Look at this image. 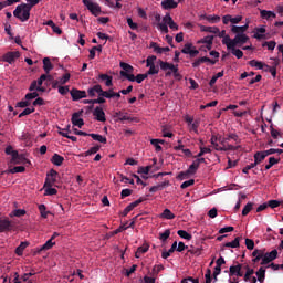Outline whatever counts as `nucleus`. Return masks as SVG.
Returning a JSON list of instances; mask_svg holds the SVG:
<instances>
[{"label":"nucleus","mask_w":283,"mask_h":283,"mask_svg":"<svg viewBox=\"0 0 283 283\" xmlns=\"http://www.w3.org/2000/svg\"><path fill=\"white\" fill-rule=\"evenodd\" d=\"M248 30H249V24H244L242 27H238V25L231 27V32L233 34H244Z\"/></svg>","instance_id":"obj_23"},{"label":"nucleus","mask_w":283,"mask_h":283,"mask_svg":"<svg viewBox=\"0 0 283 283\" xmlns=\"http://www.w3.org/2000/svg\"><path fill=\"white\" fill-rule=\"evenodd\" d=\"M200 168L199 164L197 161H192V164L189 166L188 170L186 172H180L179 178H185V176H189V174L193 175L198 171Z\"/></svg>","instance_id":"obj_17"},{"label":"nucleus","mask_w":283,"mask_h":283,"mask_svg":"<svg viewBox=\"0 0 283 283\" xmlns=\"http://www.w3.org/2000/svg\"><path fill=\"white\" fill-rule=\"evenodd\" d=\"M222 136L221 135H212L210 143L212 145V147H214L216 151H235V149H238V147L233 146V145H228V147H220V145H218V143L220 142V138Z\"/></svg>","instance_id":"obj_4"},{"label":"nucleus","mask_w":283,"mask_h":283,"mask_svg":"<svg viewBox=\"0 0 283 283\" xmlns=\"http://www.w3.org/2000/svg\"><path fill=\"white\" fill-rule=\"evenodd\" d=\"M41 0H27V3L18 4L15 10L13 11V17L19 19L22 23L30 20V12L34 6H39Z\"/></svg>","instance_id":"obj_1"},{"label":"nucleus","mask_w":283,"mask_h":283,"mask_svg":"<svg viewBox=\"0 0 283 283\" xmlns=\"http://www.w3.org/2000/svg\"><path fill=\"white\" fill-rule=\"evenodd\" d=\"M232 43H233V40H231V36H229V35H226V36L222 39V44H223V45H227V49H228V50H231V48H234V46H231Z\"/></svg>","instance_id":"obj_52"},{"label":"nucleus","mask_w":283,"mask_h":283,"mask_svg":"<svg viewBox=\"0 0 283 283\" xmlns=\"http://www.w3.org/2000/svg\"><path fill=\"white\" fill-rule=\"evenodd\" d=\"M56 176H59V172L54 169H51L50 172L46 175L44 187H54L56 182Z\"/></svg>","instance_id":"obj_10"},{"label":"nucleus","mask_w":283,"mask_h":283,"mask_svg":"<svg viewBox=\"0 0 283 283\" xmlns=\"http://www.w3.org/2000/svg\"><path fill=\"white\" fill-rule=\"evenodd\" d=\"M235 275L237 277H243L244 272H242V264L238 263L237 265H231L229 269V276L233 277Z\"/></svg>","instance_id":"obj_11"},{"label":"nucleus","mask_w":283,"mask_h":283,"mask_svg":"<svg viewBox=\"0 0 283 283\" xmlns=\"http://www.w3.org/2000/svg\"><path fill=\"white\" fill-rule=\"evenodd\" d=\"M159 67L163 72H166V76H171V74H174V78H178V81L182 78V75L178 72V66L174 65V63L159 60Z\"/></svg>","instance_id":"obj_3"},{"label":"nucleus","mask_w":283,"mask_h":283,"mask_svg":"<svg viewBox=\"0 0 283 283\" xmlns=\"http://www.w3.org/2000/svg\"><path fill=\"white\" fill-rule=\"evenodd\" d=\"M249 41V36L247 34H237L234 39H232L231 48H235L237 45H244Z\"/></svg>","instance_id":"obj_12"},{"label":"nucleus","mask_w":283,"mask_h":283,"mask_svg":"<svg viewBox=\"0 0 283 283\" xmlns=\"http://www.w3.org/2000/svg\"><path fill=\"white\" fill-rule=\"evenodd\" d=\"M98 151H101V146H93L85 153V156H94V154H98Z\"/></svg>","instance_id":"obj_50"},{"label":"nucleus","mask_w":283,"mask_h":283,"mask_svg":"<svg viewBox=\"0 0 283 283\" xmlns=\"http://www.w3.org/2000/svg\"><path fill=\"white\" fill-rule=\"evenodd\" d=\"M161 8L164 10H174L178 8V2H176L175 0H164L161 1Z\"/></svg>","instance_id":"obj_19"},{"label":"nucleus","mask_w":283,"mask_h":283,"mask_svg":"<svg viewBox=\"0 0 283 283\" xmlns=\"http://www.w3.org/2000/svg\"><path fill=\"white\" fill-rule=\"evenodd\" d=\"M87 94L91 98H94V96H96V94H98V96H102L103 86H101V84H96L87 90Z\"/></svg>","instance_id":"obj_16"},{"label":"nucleus","mask_w":283,"mask_h":283,"mask_svg":"<svg viewBox=\"0 0 283 283\" xmlns=\"http://www.w3.org/2000/svg\"><path fill=\"white\" fill-rule=\"evenodd\" d=\"M169 180H166L163 181L161 184L150 187L149 191L150 193H156V191H163V189H165V187H169Z\"/></svg>","instance_id":"obj_24"},{"label":"nucleus","mask_w":283,"mask_h":283,"mask_svg":"<svg viewBox=\"0 0 283 283\" xmlns=\"http://www.w3.org/2000/svg\"><path fill=\"white\" fill-rule=\"evenodd\" d=\"M82 3L87 8L93 17H98V14H101V6H98V3L93 2L92 0H82Z\"/></svg>","instance_id":"obj_5"},{"label":"nucleus","mask_w":283,"mask_h":283,"mask_svg":"<svg viewBox=\"0 0 283 283\" xmlns=\"http://www.w3.org/2000/svg\"><path fill=\"white\" fill-rule=\"evenodd\" d=\"M200 31L201 32H209L210 34H218V32H220V28L200 25Z\"/></svg>","instance_id":"obj_29"},{"label":"nucleus","mask_w":283,"mask_h":283,"mask_svg":"<svg viewBox=\"0 0 283 283\" xmlns=\"http://www.w3.org/2000/svg\"><path fill=\"white\" fill-rule=\"evenodd\" d=\"M245 274L243 275V280H249L250 275H253L255 273V270L251 269L249 265L244 266Z\"/></svg>","instance_id":"obj_59"},{"label":"nucleus","mask_w":283,"mask_h":283,"mask_svg":"<svg viewBox=\"0 0 283 283\" xmlns=\"http://www.w3.org/2000/svg\"><path fill=\"white\" fill-rule=\"evenodd\" d=\"M88 136L93 138V140H96L97 143H102V145H107V137L103 135L91 133L88 134Z\"/></svg>","instance_id":"obj_28"},{"label":"nucleus","mask_w":283,"mask_h":283,"mask_svg":"<svg viewBox=\"0 0 283 283\" xmlns=\"http://www.w3.org/2000/svg\"><path fill=\"white\" fill-rule=\"evenodd\" d=\"M24 160H25V156L20 155L19 153H18V156L15 158L14 157L11 158V163L13 165H23Z\"/></svg>","instance_id":"obj_41"},{"label":"nucleus","mask_w":283,"mask_h":283,"mask_svg":"<svg viewBox=\"0 0 283 283\" xmlns=\"http://www.w3.org/2000/svg\"><path fill=\"white\" fill-rule=\"evenodd\" d=\"M149 48L154 50V52H156L157 54H163V52H171V49H169V46L161 48L158 46V43L156 42H151Z\"/></svg>","instance_id":"obj_21"},{"label":"nucleus","mask_w":283,"mask_h":283,"mask_svg":"<svg viewBox=\"0 0 283 283\" xmlns=\"http://www.w3.org/2000/svg\"><path fill=\"white\" fill-rule=\"evenodd\" d=\"M205 154H211V148L200 147V151L198 153L197 156H195V158H202V156H205Z\"/></svg>","instance_id":"obj_53"},{"label":"nucleus","mask_w":283,"mask_h":283,"mask_svg":"<svg viewBox=\"0 0 283 283\" xmlns=\"http://www.w3.org/2000/svg\"><path fill=\"white\" fill-rule=\"evenodd\" d=\"M255 275H256L259 282H264V280H266V270L261 266V268L255 272Z\"/></svg>","instance_id":"obj_33"},{"label":"nucleus","mask_w":283,"mask_h":283,"mask_svg":"<svg viewBox=\"0 0 283 283\" xmlns=\"http://www.w3.org/2000/svg\"><path fill=\"white\" fill-rule=\"evenodd\" d=\"M97 78H98V81H104L106 87H113L114 86V77L112 75L99 74Z\"/></svg>","instance_id":"obj_18"},{"label":"nucleus","mask_w":283,"mask_h":283,"mask_svg":"<svg viewBox=\"0 0 283 283\" xmlns=\"http://www.w3.org/2000/svg\"><path fill=\"white\" fill-rule=\"evenodd\" d=\"M148 67H149V70L146 73L147 76H154V74H158V72H160V69H158V66H156V64L153 66H148Z\"/></svg>","instance_id":"obj_58"},{"label":"nucleus","mask_w":283,"mask_h":283,"mask_svg":"<svg viewBox=\"0 0 283 283\" xmlns=\"http://www.w3.org/2000/svg\"><path fill=\"white\" fill-rule=\"evenodd\" d=\"M114 88H108L107 91H102V96L104 98H114Z\"/></svg>","instance_id":"obj_55"},{"label":"nucleus","mask_w":283,"mask_h":283,"mask_svg":"<svg viewBox=\"0 0 283 283\" xmlns=\"http://www.w3.org/2000/svg\"><path fill=\"white\" fill-rule=\"evenodd\" d=\"M145 200H147V199L144 198V197H140V198L137 199L136 201L129 203V205L124 209V211L122 212L123 218L127 217V214H128L130 211H134V209H136V207H138V205H140L142 202H145Z\"/></svg>","instance_id":"obj_9"},{"label":"nucleus","mask_w":283,"mask_h":283,"mask_svg":"<svg viewBox=\"0 0 283 283\" xmlns=\"http://www.w3.org/2000/svg\"><path fill=\"white\" fill-rule=\"evenodd\" d=\"M177 234L179 235V238H182L184 240H191L193 238V235H191L186 230H178Z\"/></svg>","instance_id":"obj_43"},{"label":"nucleus","mask_w":283,"mask_h":283,"mask_svg":"<svg viewBox=\"0 0 283 283\" xmlns=\"http://www.w3.org/2000/svg\"><path fill=\"white\" fill-rule=\"evenodd\" d=\"M251 211H253V202H248L242 210V216H249Z\"/></svg>","instance_id":"obj_48"},{"label":"nucleus","mask_w":283,"mask_h":283,"mask_svg":"<svg viewBox=\"0 0 283 283\" xmlns=\"http://www.w3.org/2000/svg\"><path fill=\"white\" fill-rule=\"evenodd\" d=\"M249 65L251 67H256V70H264V67H266V64L258 61V60H252L249 62Z\"/></svg>","instance_id":"obj_38"},{"label":"nucleus","mask_w":283,"mask_h":283,"mask_svg":"<svg viewBox=\"0 0 283 283\" xmlns=\"http://www.w3.org/2000/svg\"><path fill=\"white\" fill-rule=\"evenodd\" d=\"M52 239H49L39 250L38 253H41V251H50V249H52V247L55 244L54 242H52Z\"/></svg>","instance_id":"obj_37"},{"label":"nucleus","mask_w":283,"mask_h":283,"mask_svg":"<svg viewBox=\"0 0 283 283\" xmlns=\"http://www.w3.org/2000/svg\"><path fill=\"white\" fill-rule=\"evenodd\" d=\"M25 172V166H15L9 169V174H23Z\"/></svg>","instance_id":"obj_45"},{"label":"nucleus","mask_w":283,"mask_h":283,"mask_svg":"<svg viewBox=\"0 0 283 283\" xmlns=\"http://www.w3.org/2000/svg\"><path fill=\"white\" fill-rule=\"evenodd\" d=\"M21 53L19 51H10L2 56V61L12 65V63H14V61H17V59H19Z\"/></svg>","instance_id":"obj_8"},{"label":"nucleus","mask_w":283,"mask_h":283,"mask_svg":"<svg viewBox=\"0 0 283 283\" xmlns=\"http://www.w3.org/2000/svg\"><path fill=\"white\" fill-rule=\"evenodd\" d=\"M81 114H83V112H78V113H74L72 115V124L75 126V127H83V125H85V122L83 120V118H81Z\"/></svg>","instance_id":"obj_15"},{"label":"nucleus","mask_w":283,"mask_h":283,"mask_svg":"<svg viewBox=\"0 0 283 283\" xmlns=\"http://www.w3.org/2000/svg\"><path fill=\"white\" fill-rule=\"evenodd\" d=\"M275 45H277V43L275 41H269V42H263L262 43V48H268V50H275Z\"/></svg>","instance_id":"obj_57"},{"label":"nucleus","mask_w":283,"mask_h":283,"mask_svg":"<svg viewBox=\"0 0 283 283\" xmlns=\"http://www.w3.org/2000/svg\"><path fill=\"white\" fill-rule=\"evenodd\" d=\"M12 229V222L9 219L0 220V233H6V231H10Z\"/></svg>","instance_id":"obj_20"},{"label":"nucleus","mask_w":283,"mask_h":283,"mask_svg":"<svg viewBox=\"0 0 283 283\" xmlns=\"http://www.w3.org/2000/svg\"><path fill=\"white\" fill-rule=\"evenodd\" d=\"M273 260H277V250H272L271 252H263V260L261 261L262 266H266V264H270V262H273Z\"/></svg>","instance_id":"obj_7"},{"label":"nucleus","mask_w":283,"mask_h":283,"mask_svg":"<svg viewBox=\"0 0 283 283\" xmlns=\"http://www.w3.org/2000/svg\"><path fill=\"white\" fill-rule=\"evenodd\" d=\"M56 193H59V190H56V188H52V186L46 187L44 190V196H56Z\"/></svg>","instance_id":"obj_54"},{"label":"nucleus","mask_w":283,"mask_h":283,"mask_svg":"<svg viewBox=\"0 0 283 283\" xmlns=\"http://www.w3.org/2000/svg\"><path fill=\"white\" fill-rule=\"evenodd\" d=\"M210 23H218L220 21V15H203Z\"/></svg>","instance_id":"obj_60"},{"label":"nucleus","mask_w":283,"mask_h":283,"mask_svg":"<svg viewBox=\"0 0 283 283\" xmlns=\"http://www.w3.org/2000/svg\"><path fill=\"white\" fill-rule=\"evenodd\" d=\"M240 240H242V237H237L233 241L224 243V247L230 249H239Z\"/></svg>","instance_id":"obj_32"},{"label":"nucleus","mask_w":283,"mask_h":283,"mask_svg":"<svg viewBox=\"0 0 283 283\" xmlns=\"http://www.w3.org/2000/svg\"><path fill=\"white\" fill-rule=\"evenodd\" d=\"M216 266H214V274L216 275H220V273H222V264H227V261H224L223 256H220L217 261H216Z\"/></svg>","instance_id":"obj_25"},{"label":"nucleus","mask_w":283,"mask_h":283,"mask_svg":"<svg viewBox=\"0 0 283 283\" xmlns=\"http://www.w3.org/2000/svg\"><path fill=\"white\" fill-rule=\"evenodd\" d=\"M45 81H54V77L52 75L42 74L38 80L31 82L29 92H45V86H43Z\"/></svg>","instance_id":"obj_2"},{"label":"nucleus","mask_w":283,"mask_h":283,"mask_svg":"<svg viewBox=\"0 0 283 283\" xmlns=\"http://www.w3.org/2000/svg\"><path fill=\"white\" fill-rule=\"evenodd\" d=\"M160 218H164L165 220H174V218H176V214H174L171 210L166 208L160 214Z\"/></svg>","instance_id":"obj_36"},{"label":"nucleus","mask_w":283,"mask_h":283,"mask_svg":"<svg viewBox=\"0 0 283 283\" xmlns=\"http://www.w3.org/2000/svg\"><path fill=\"white\" fill-rule=\"evenodd\" d=\"M46 209L48 208L43 203L39 206V211L42 218H48V214L50 213V211H46Z\"/></svg>","instance_id":"obj_62"},{"label":"nucleus","mask_w":283,"mask_h":283,"mask_svg":"<svg viewBox=\"0 0 283 283\" xmlns=\"http://www.w3.org/2000/svg\"><path fill=\"white\" fill-rule=\"evenodd\" d=\"M119 74L124 78H127V81H130V83H134V81H136V76L134 75V73H127L125 71H120Z\"/></svg>","instance_id":"obj_42"},{"label":"nucleus","mask_w":283,"mask_h":283,"mask_svg":"<svg viewBox=\"0 0 283 283\" xmlns=\"http://www.w3.org/2000/svg\"><path fill=\"white\" fill-rule=\"evenodd\" d=\"M224 76V71H221L212 76V78L209 82L210 87H213L218 81V78H222Z\"/></svg>","instance_id":"obj_40"},{"label":"nucleus","mask_w":283,"mask_h":283,"mask_svg":"<svg viewBox=\"0 0 283 283\" xmlns=\"http://www.w3.org/2000/svg\"><path fill=\"white\" fill-rule=\"evenodd\" d=\"M165 270V266L163 264L160 265H155L153 268V272H151V276L153 277H158V273H160V271H164Z\"/></svg>","instance_id":"obj_47"},{"label":"nucleus","mask_w":283,"mask_h":283,"mask_svg":"<svg viewBox=\"0 0 283 283\" xmlns=\"http://www.w3.org/2000/svg\"><path fill=\"white\" fill-rule=\"evenodd\" d=\"M4 153L7 156H11L12 158H17L18 151L12 148V146H7Z\"/></svg>","instance_id":"obj_51"},{"label":"nucleus","mask_w":283,"mask_h":283,"mask_svg":"<svg viewBox=\"0 0 283 283\" xmlns=\"http://www.w3.org/2000/svg\"><path fill=\"white\" fill-rule=\"evenodd\" d=\"M28 247H30V242L28 241L21 242L20 245L15 249V253L18 255H23V251H25Z\"/></svg>","instance_id":"obj_35"},{"label":"nucleus","mask_w":283,"mask_h":283,"mask_svg":"<svg viewBox=\"0 0 283 283\" xmlns=\"http://www.w3.org/2000/svg\"><path fill=\"white\" fill-rule=\"evenodd\" d=\"M260 14H261V18L265 19L266 21H269V19H275V17H277L275 12L268 11V10H261Z\"/></svg>","instance_id":"obj_30"},{"label":"nucleus","mask_w":283,"mask_h":283,"mask_svg":"<svg viewBox=\"0 0 283 283\" xmlns=\"http://www.w3.org/2000/svg\"><path fill=\"white\" fill-rule=\"evenodd\" d=\"M65 158L59 154H54L51 158V163L55 165V167H61L63 165Z\"/></svg>","instance_id":"obj_26"},{"label":"nucleus","mask_w":283,"mask_h":283,"mask_svg":"<svg viewBox=\"0 0 283 283\" xmlns=\"http://www.w3.org/2000/svg\"><path fill=\"white\" fill-rule=\"evenodd\" d=\"M169 235H171V230L167 229L159 234V240H161V242H167V240H169Z\"/></svg>","instance_id":"obj_49"},{"label":"nucleus","mask_w":283,"mask_h":283,"mask_svg":"<svg viewBox=\"0 0 283 283\" xmlns=\"http://www.w3.org/2000/svg\"><path fill=\"white\" fill-rule=\"evenodd\" d=\"M119 67H122V72H126V74H134V66L128 63L120 62Z\"/></svg>","instance_id":"obj_34"},{"label":"nucleus","mask_w":283,"mask_h":283,"mask_svg":"<svg viewBox=\"0 0 283 283\" xmlns=\"http://www.w3.org/2000/svg\"><path fill=\"white\" fill-rule=\"evenodd\" d=\"M43 70L46 75H50V72L54 70V64L50 61V57H44L43 59Z\"/></svg>","instance_id":"obj_22"},{"label":"nucleus","mask_w":283,"mask_h":283,"mask_svg":"<svg viewBox=\"0 0 283 283\" xmlns=\"http://www.w3.org/2000/svg\"><path fill=\"white\" fill-rule=\"evenodd\" d=\"M279 163H280V158L276 159L275 157H270L269 164L265 165V171H269V169H271V167H273V165H277Z\"/></svg>","instance_id":"obj_44"},{"label":"nucleus","mask_w":283,"mask_h":283,"mask_svg":"<svg viewBox=\"0 0 283 283\" xmlns=\"http://www.w3.org/2000/svg\"><path fill=\"white\" fill-rule=\"evenodd\" d=\"M34 107L25 108L22 113L19 114V118H23V116H30V114H34Z\"/></svg>","instance_id":"obj_61"},{"label":"nucleus","mask_w":283,"mask_h":283,"mask_svg":"<svg viewBox=\"0 0 283 283\" xmlns=\"http://www.w3.org/2000/svg\"><path fill=\"white\" fill-rule=\"evenodd\" d=\"M72 101H81V98H87V92L85 91H81L77 88H72L70 91Z\"/></svg>","instance_id":"obj_13"},{"label":"nucleus","mask_w":283,"mask_h":283,"mask_svg":"<svg viewBox=\"0 0 283 283\" xmlns=\"http://www.w3.org/2000/svg\"><path fill=\"white\" fill-rule=\"evenodd\" d=\"M93 116H95V120H98L99 123H105V120H107L105 117V111H103V108L99 106L95 107Z\"/></svg>","instance_id":"obj_14"},{"label":"nucleus","mask_w":283,"mask_h":283,"mask_svg":"<svg viewBox=\"0 0 283 283\" xmlns=\"http://www.w3.org/2000/svg\"><path fill=\"white\" fill-rule=\"evenodd\" d=\"M266 158V153L263 151H258L254 154V165L255 167H258V165H260V163H262L264 159Z\"/></svg>","instance_id":"obj_27"},{"label":"nucleus","mask_w":283,"mask_h":283,"mask_svg":"<svg viewBox=\"0 0 283 283\" xmlns=\"http://www.w3.org/2000/svg\"><path fill=\"white\" fill-rule=\"evenodd\" d=\"M181 283H200L198 279H193L191 276H188L187 279H184Z\"/></svg>","instance_id":"obj_64"},{"label":"nucleus","mask_w":283,"mask_h":283,"mask_svg":"<svg viewBox=\"0 0 283 283\" xmlns=\"http://www.w3.org/2000/svg\"><path fill=\"white\" fill-rule=\"evenodd\" d=\"M233 56H237L238 59H242V56H244V52H242V50L240 49H235V46L230 49Z\"/></svg>","instance_id":"obj_56"},{"label":"nucleus","mask_w":283,"mask_h":283,"mask_svg":"<svg viewBox=\"0 0 283 283\" xmlns=\"http://www.w3.org/2000/svg\"><path fill=\"white\" fill-rule=\"evenodd\" d=\"M181 54H189L190 59H196L200 54V51L192 43H186L181 49Z\"/></svg>","instance_id":"obj_6"},{"label":"nucleus","mask_w":283,"mask_h":283,"mask_svg":"<svg viewBox=\"0 0 283 283\" xmlns=\"http://www.w3.org/2000/svg\"><path fill=\"white\" fill-rule=\"evenodd\" d=\"M266 32V29L264 27L258 28L256 33L254 34V39L258 41H262V39H266V35L264 34Z\"/></svg>","instance_id":"obj_31"},{"label":"nucleus","mask_w":283,"mask_h":283,"mask_svg":"<svg viewBox=\"0 0 283 283\" xmlns=\"http://www.w3.org/2000/svg\"><path fill=\"white\" fill-rule=\"evenodd\" d=\"M213 35L205 36L203 39L199 40L197 43L199 44H206V45H213Z\"/></svg>","instance_id":"obj_39"},{"label":"nucleus","mask_w":283,"mask_h":283,"mask_svg":"<svg viewBox=\"0 0 283 283\" xmlns=\"http://www.w3.org/2000/svg\"><path fill=\"white\" fill-rule=\"evenodd\" d=\"M224 138H226V142L233 140L235 143V145H240V137L235 133H231Z\"/></svg>","instance_id":"obj_46"},{"label":"nucleus","mask_w":283,"mask_h":283,"mask_svg":"<svg viewBox=\"0 0 283 283\" xmlns=\"http://www.w3.org/2000/svg\"><path fill=\"white\" fill-rule=\"evenodd\" d=\"M245 247L249 251H253V249H255V241L252 239H245Z\"/></svg>","instance_id":"obj_63"}]
</instances>
